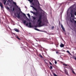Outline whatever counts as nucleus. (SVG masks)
I'll list each match as a JSON object with an SVG mask.
<instances>
[{
  "label": "nucleus",
  "mask_w": 76,
  "mask_h": 76,
  "mask_svg": "<svg viewBox=\"0 0 76 76\" xmlns=\"http://www.w3.org/2000/svg\"><path fill=\"white\" fill-rule=\"evenodd\" d=\"M42 15H40L39 17V19L37 20V22H39L38 23V26H42L44 25V24H43L42 25H41V23H42V21H41V19H42Z\"/></svg>",
  "instance_id": "f257e3e1"
},
{
  "label": "nucleus",
  "mask_w": 76,
  "mask_h": 76,
  "mask_svg": "<svg viewBox=\"0 0 76 76\" xmlns=\"http://www.w3.org/2000/svg\"><path fill=\"white\" fill-rule=\"evenodd\" d=\"M31 13H33V14H34V15L36 16H37L38 15H39V13L36 12H33V11H31Z\"/></svg>",
  "instance_id": "f03ea898"
},
{
  "label": "nucleus",
  "mask_w": 76,
  "mask_h": 76,
  "mask_svg": "<svg viewBox=\"0 0 76 76\" xmlns=\"http://www.w3.org/2000/svg\"><path fill=\"white\" fill-rule=\"evenodd\" d=\"M29 26H28V23H26V26H28V28H32V24L31 23L29 22L28 23Z\"/></svg>",
  "instance_id": "7ed1b4c3"
},
{
  "label": "nucleus",
  "mask_w": 76,
  "mask_h": 76,
  "mask_svg": "<svg viewBox=\"0 0 76 76\" xmlns=\"http://www.w3.org/2000/svg\"><path fill=\"white\" fill-rule=\"evenodd\" d=\"M64 73L66 74V75H67V76H69V74H68V72L67 71V70L66 69H65V70H64Z\"/></svg>",
  "instance_id": "20e7f679"
},
{
  "label": "nucleus",
  "mask_w": 76,
  "mask_h": 76,
  "mask_svg": "<svg viewBox=\"0 0 76 76\" xmlns=\"http://www.w3.org/2000/svg\"><path fill=\"white\" fill-rule=\"evenodd\" d=\"M29 1L30 3H32V4L33 6H35V4H34V3H32L33 2V1L34 0H28Z\"/></svg>",
  "instance_id": "39448f33"
},
{
  "label": "nucleus",
  "mask_w": 76,
  "mask_h": 76,
  "mask_svg": "<svg viewBox=\"0 0 76 76\" xmlns=\"http://www.w3.org/2000/svg\"><path fill=\"white\" fill-rule=\"evenodd\" d=\"M61 26L62 30H63V31L65 32V29H64V27H63V25H62V24H61Z\"/></svg>",
  "instance_id": "423d86ee"
},
{
  "label": "nucleus",
  "mask_w": 76,
  "mask_h": 76,
  "mask_svg": "<svg viewBox=\"0 0 76 76\" xmlns=\"http://www.w3.org/2000/svg\"><path fill=\"white\" fill-rule=\"evenodd\" d=\"M14 30L15 31H16V32H19V29L17 28H15L14 29Z\"/></svg>",
  "instance_id": "0eeeda50"
},
{
  "label": "nucleus",
  "mask_w": 76,
  "mask_h": 76,
  "mask_svg": "<svg viewBox=\"0 0 76 76\" xmlns=\"http://www.w3.org/2000/svg\"><path fill=\"white\" fill-rule=\"evenodd\" d=\"M0 6L1 7L2 9H3V5L2 4V3L0 2Z\"/></svg>",
  "instance_id": "6e6552de"
},
{
  "label": "nucleus",
  "mask_w": 76,
  "mask_h": 76,
  "mask_svg": "<svg viewBox=\"0 0 76 76\" xmlns=\"http://www.w3.org/2000/svg\"><path fill=\"white\" fill-rule=\"evenodd\" d=\"M73 10H72L71 12H70V14L71 15V17H73Z\"/></svg>",
  "instance_id": "1a4fd4ad"
},
{
  "label": "nucleus",
  "mask_w": 76,
  "mask_h": 76,
  "mask_svg": "<svg viewBox=\"0 0 76 76\" xmlns=\"http://www.w3.org/2000/svg\"><path fill=\"white\" fill-rule=\"evenodd\" d=\"M6 0H2L3 2L4 5L6 4Z\"/></svg>",
  "instance_id": "9d476101"
},
{
  "label": "nucleus",
  "mask_w": 76,
  "mask_h": 76,
  "mask_svg": "<svg viewBox=\"0 0 76 76\" xmlns=\"http://www.w3.org/2000/svg\"><path fill=\"white\" fill-rule=\"evenodd\" d=\"M64 44L62 43H61L60 45V47H61V48L63 47H64Z\"/></svg>",
  "instance_id": "9b49d317"
},
{
  "label": "nucleus",
  "mask_w": 76,
  "mask_h": 76,
  "mask_svg": "<svg viewBox=\"0 0 76 76\" xmlns=\"http://www.w3.org/2000/svg\"><path fill=\"white\" fill-rule=\"evenodd\" d=\"M18 19H20V15L18 14V13H17V16H16Z\"/></svg>",
  "instance_id": "f8f14e48"
},
{
  "label": "nucleus",
  "mask_w": 76,
  "mask_h": 76,
  "mask_svg": "<svg viewBox=\"0 0 76 76\" xmlns=\"http://www.w3.org/2000/svg\"><path fill=\"white\" fill-rule=\"evenodd\" d=\"M67 53H68V54H69V55H71V56H72V54H71V53H70V52L69 50H67L66 51Z\"/></svg>",
  "instance_id": "ddd939ff"
},
{
  "label": "nucleus",
  "mask_w": 76,
  "mask_h": 76,
  "mask_svg": "<svg viewBox=\"0 0 76 76\" xmlns=\"http://www.w3.org/2000/svg\"><path fill=\"white\" fill-rule=\"evenodd\" d=\"M56 54H61V53L57 51H56Z\"/></svg>",
  "instance_id": "4468645a"
},
{
  "label": "nucleus",
  "mask_w": 76,
  "mask_h": 76,
  "mask_svg": "<svg viewBox=\"0 0 76 76\" xmlns=\"http://www.w3.org/2000/svg\"><path fill=\"white\" fill-rule=\"evenodd\" d=\"M39 56L40 58H43V57H42V56L40 54H39Z\"/></svg>",
  "instance_id": "2eb2a0df"
},
{
  "label": "nucleus",
  "mask_w": 76,
  "mask_h": 76,
  "mask_svg": "<svg viewBox=\"0 0 76 76\" xmlns=\"http://www.w3.org/2000/svg\"><path fill=\"white\" fill-rule=\"evenodd\" d=\"M23 15L24 16H25L26 18H28V17H27L26 16V15H25V14H24V13H23Z\"/></svg>",
  "instance_id": "dca6fc26"
},
{
  "label": "nucleus",
  "mask_w": 76,
  "mask_h": 76,
  "mask_svg": "<svg viewBox=\"0 0 76 76\" xmlns=\"http://www.w3.org/2000/svg\"><path fill=\"white\" fill-rule=\"evenodd\" d=\"M27 15L29 18H31V16H30V14H27Z\"/></svg>",
  "instance_id": "f3484780"
},
{
  "label": "nucleus",
  "mask_w": 76,
  "mask_h": 76,
  "mask_svg": "<svg viewBox=\"0 0 76 76\" xmlns=\"http://www.w3.org/2000/svg\"><path fill=\"white\" fill-rule=\"evenodd\" d=\"M13 4H15V6H17L16 5V2H13Z\"/></svg>",
  "instance_id": "a211bd4d"
},
{
  "label": "nucleus",
  "mask_w": 76,
  "mask_h": 76,
  "mask_svg": "<svg viewBox=\"0 0 76 76\" xmlns=\"http://www.w3.org/2000/svg\"><path fill=\"white\" fill-rule=\"evenodd\" d=\"M33 9H34V10H36V11H37V9L36 8L34 7Z\"/></svg>",
  "instance_id": "6ab92c4d"
},
{
  "label": "nucleus",
  "mask_w": 76,
  "mask_h": 76,
  "mask_svg": "<svg viewBox=\"0 0 76 76\" xmlns=\"http://www.w3.org/2000/svg\"><path fill=\"white\" fill-rule=\"evenodd\" d=\"M63 65H64V66H67V64H63Z\"/></svg>",
  "instance_id": "aec40b11"
},
{
  "label": "nucleus",
  "mask_w": 76,
  "mask_h": 76,
  "mask_svg": "<svg viewBox=\"0 0 76 76\" xmlns=\"http://www.w3.org/2000/svg\"><path fill=\"white\" fill-rule=\"evenodd\" d=\"M33 19L34 20H35L36 19H37V18H36L35 17H33Z\"/></svg>",
  "instance_id": "412c9836"
},
{
  "label": "nucleus",
  "mask_w": 76,
  "mask_h": 76,
  "mask_svg": "<svg viewBox=\"0 0 76 76\" xmlns=\"http://www.w3.org/2000/svg\"><path fill=\"white\" fill-rule=\"evenodd\" d=\"M23 23L24 24H25V23H26V20H24L23 22Z\"/></svg>",
  "instance_id": "4be33fe9"
},
{
  "label": "nucleus",
  "mask_w": 76,
  "mask_h": 76,
  "mask_svg": "<svg viewBox=\"0 0 76 76\" xmlns=\"http://www.w3.org/2000/svg\"><path fill=\"white\" fill-rule=\"evenodd\" d=\"M16 37H17V38L18 39H19V40H20V38L18 37V36H17Z\"/></svg>",
  "instance_id": "5701e85b"
},
{
  "label": "nucleus",
  "mask_w": 76,
  "mask_h": 76,
  "mask_svg": "<svg viewBox=\"0 0 76 76\" xmlns=\"http://www.w3.org/2000/svg\"><path fill=\"white\" fill-rule=\"evenodd\" d=\"M53 76H58V75H56L55 73H53Z\"/></svg>",
  "instance_id": "b1692460"
},
{
  "label": "nucleus",
  "mask_w": 76,
  "mask_h": 76,
  "mask_svg": "<svg viewBox=\"0 0 76 76\" xmlns=\"http://www.w3.org/2000/svg\"><path fill=\"white\" fill-rule=\"evenodd\" d=\"M49 63L50 65H52V64L51 62H50V61H49Z\"/></svg>",
  "instance_id": "393cba45"
},
{
  "label": "nucleus",
  "mask_w": 76,
  "mask_h": 76,
  "mask_svg": "<svg viewBox=\"0 0 76 76\" xmlns=\"http://www.w3.org/2000/svg\"><path fill=\"white\" fill-rule=\"evenodd\" d=\"M15 10V8L13 7L12 8V11L13 12Z\"/></svg>",
  "instance_id": "a878e982"
},
{
  "label": "nucleus",
  "mask_w": 76,
  "mask_h": 76,
  "mask_svg": "<svg viewBox=\"0 0 76 76\" xmlns=\"http://www.w3.org/2000/svg\"><path fill=\"white\" fill-rule=\"evenodd\" d=\"M35 30H37V31H39V30L37 28H35Z\"/></svg>",
  "instance_id": "bb28decb"
},
{
  "label": "nucleus",
  "mask_w": 76,
  "mask_h": 76,
  "mask_svg": "<svg viewBox=\"0 0 76 76\" xmlns=\"http://www.w3.org/2000/svg\"><path fill=\"white\" fill-rule=\"evenodd\" d=\"M50 69H53V67H52V66H50Z\"/></svg>",
  "instance_id": "cd10ccee"
},
{
  "label": "nucleus",
  "mask_w": 76,
  "mask_h": 76,
  "mask_svg": "<svg viewBox=\"0 0 76 76\" xmlns=\"http://www.w3.org/2000/svg\"><path fill=\"white\" fill-rule=\"evenodd\" d=\"M31 7H32V8H33V9H34V6H31Z\"/></svg>",
  "instance_id": "c85d7f7f"
},
{
  "label": "nucleus",
  "mask_w": 76,
  "mask_h": 76,
  "mask_svg": "<svg viewBox=\"0 0 76 76\" xmlns=\"http://www.w3.org/2000/svg\"><path fill=\"white\" fill-rule=\"evenodd\" d=\"M74 14L76 16V11L75 12Z\"/></svg>",
  "instance_id": "c756f323"
},
{
  "label": "nucleus",
  "mask_w": 76,
  "mask_h": 76,
  "mask_svg": "<svg viewBox=\"0 0 76 76\" xmlns=\"http://www.w3.org/2000/svg\"><path fill=\"white\" fill-rule=\"evenodd\" d=\"M37 3L38 5H39V1H37Z\"/></svg>",
  "instance_id": "7c9ffc66"
},
{
  "label": "nucleus",
  "mask_w": 76,
  "mask_h": 76,
  "mask_svg": "<svg viewBox=\"0 0 76 76\" xmlns=\"http://www.w3.org/2000/svg\"><path fill=\"white\" fill-rule=\"evenodd\" d=\"M7 10H9L10 9L9 8V7H7Z\"/></svg>",
  "instance_id": "2f4dec72"
},
{
  "label": "nucleus",
  "mask_w": 76,
  "mask_h": 76,
  "mask_svg": "<svg viewBox=\"0 0 76 76\" xmlns=\"http://www.w3.org/2000/svg\"><path fill=\"white\" fill-rule=\"evenodd\" d=\"M14 15H15V16H17L16 15V13H14Z\"/></svg>",
  "instance_id": "473e14b6"
},
{
  "label": "nucleus",
  "mask_w": 76,
  "mask_h": 76,
  "mask_svg": "<svg viewBox=\"0 0 76 76\" xmlns=\"http://www.w3.org/2000/svg\"><path fill=\"white\" fill-rule=\"evenodd\" d=\"M55 63L56 64H57V61H55Z\"/></svg>",
  "instance_id": "72a5a7b5"
},
{
  "label": "nucleus",
  "mask_w": 76,
  "mask_h": 76,
  "mask_svg": "<svg viewBox=\"0 0 76 76\" xmlns=\"http://www.w3.org/2000/svg\"><path fill=\"white\" fill-rule=\"evenodd\" d=\"M0 23H1V18L0 17Z\"/></svg>",
  "instance_id": "f704fd0d"
},
{
  "label": "nucleus",
  "mask_w": 76,
  "mask_h": 76,
  "mask_svg": "<svg viewBox=\"0 0 76 76\" xmlns=\"http://www.w3.org/2000/svg\"><path fill=\"white\" fill-rule=\"evenodd\" d=\"M72 72L73 73H74V74H75V72H74V71H73Z\"/></svg>",
  "instance_id": "c9c22d12"
},
{
  "label": "nucleus",
  "mask_w": 76,
  "mask_h": 76,
  "mask_svg": "<svg viewBox=\"0 0 76 76\" xmlns=\"http://www.w3.org/2000/svg\"><path fill=\"white\" fill-rule=\"evenodd\" d=\"M54 26H52V29H54Z\"/></svg>",
  "instance_id": "e433bc0d"
},
{
  "label": "nucleus",
  "mask_w": 76,
  "mask_h": 76,
  "mask_svg": "<svg viewBox=\"0 0 76 76\" xmlns=\"http://www.w3.org/2000/svg\"><path fill=\"white\" fill-rule=\"evenodd\" d=\"M20 12H19L18 14V15H20Z\"/></svg>",
  "instance_id": "4c0bfd02"
},
{
  "label": "nucleus",
  "mask_w": 76,
  "mask_h": 76,
  "mask_svg": "<svg viewBox=\"0 0 76 76\" xmlns=\"http://www.w3.org/2000/svg\"><path fill=\"white\" fill-rule=\"evenodd\" d=\"M19 10H20V11H21V10H20V8H19Z\"/></svg>",
  "instance_id": "58836bf2"
},
{
  "label": "nucleus",
  "mask_w": 76,
  "mask_h": 76,
  "mask_svg": "<svg viewBox=\"0 0 76 76\" xmlns=\"http://www.w3.org/2000/svg\"><path fill=\"white\" fill-rule=\"evenodd\" d=\"M8 1H10V0H8Z\"/></svg>",
  "instance_id": "ea45409f"
},
{
  "label": "nucleus",
  "mask_w": 76,
  "mask_h": 76,
  "mask_svg": "<svg viewBox=\"0 0 76 76\" xmlns=\"http://www.w3.org/2000/svg\"><path fill=\"white\" fill-rule=\"evenodd\" d=\"M17 7H18V8H19V7H18V6H17Z\"/></svg>",
  "instance_id": "a19ab883"
},
{
  "label": "nucleus",
  "mask_w": 76,
  "mask_h": 76,
  "mask_svg": "<svg viewBox=\"0 0 76 76\" xmlns=\"http://www.w3.org/2000/svg\"><path fill=\"white\" fill-rule=\"evenodd\" d=\"M11 38H13V37H11Z\"/></svg>",
  "instance_id": "79ce46f5"
},
{
  "label": "nucleus",
  "mask_w": 76,
  "mask_h": 76,
  "mask_svg": "<svg viewBox=\"0 0 76 76\" xmlns=\"http://www.w3.org/2000/svg\"><path fill=\"white\" fill-rule=\"evenodd\" d=\"M52 44H53V43Z\"/></svg>",
  "instance_id": "37998d69"
}]
</instances>
